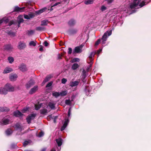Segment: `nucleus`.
Here are the masks:
<instances>
[{"label":"nucleus","mask_w":151,"mask_h":151,"mask_svg":"<svg viewBox=\"0 0 151 151\" xmlns=\"http://www.w3.org/2000/svg\"><path fill=\"white\" fill-rule=\"evenodd\" d=\"M14 87L10 84L7 83L4 88H0V94L6 95L8 91L13 92L14 91Z\"/></svg>","instance_id":"1"},{"label":"nucleus","mask_w":151,"mask_h":151,"mask_svg":"<svg viewBox=\"0 0 151 151\" xmlns=\"http://www.w3.org/2000/svg\"><path fill=\"white\" fill-rule=\"evenodd\" d=\"M36 115V114H29L26 118V120L28 124H30L31 123V120L34 119Z\"/></svg>","instance_id":"2"},{"label":"nucleus","mask_w":151,"mask_h":151,"mask_svg":"<svg viewBox=\"0 0 151 151\" xmlns=\"http://www.w3.org/2000/svg\"><path fill=\"white\" fill-rule=\"evenodd\" d=\"M111 33L112 31L111 30L106 32L102 37L101 39L104 42L106 41L108 35V36H110L111 34Z\"/></svg>","instance_id":"3"},{"label":"nucleus","mask_w":151,"mask_h":151,"mask_svg":"<svg viewBox=\"0 0 151 151\" xmlns=\"http://www.w3.org/2000/svg\"><path fill=\"white\" fill-rule=\"evenodd\" d=\"M141 0H134L133 3L130 5V7L131 9L135 8L139 4Z\"/></svg>","instance_id":"4"},{"label":"nucleus","mask_w":151,"mask_h":151,"mask_svg":"<svg viewBox=\"0 0 151 151\" xmlns=\"http://www.w3.org/2000/svg\"><path fill=\"white\" fill-rule=\"evenodd\" d=\"M17 75L16 73H13L10 74L9 76L10 80L12 81H15L17 80Z\"/></svg>","instance_id":"5"},{"label":"nucleus","mask_w":151,"mask_h":151,"mask_svg":"<svg viewBox=\"0 0 151 151\" xmlns=\"http://www.w3.org/2000/svg\"><path fill=\"white\" fill-rule=\"evenodd\" d=\"M78 32V30L75 28H71L68 31V34L70 35H73L76 34Z\"/></svg>","instance_id":"6"},{"label":"nucleus","mask_w":151,"mask_h":151,"mask_svg":"<svg viewBox=\"0 0 151 151\" xmlns=\"http://www.w3.org/2000/svg\"><path fill=\"white\" fill-rule=\"evenodd\" d=\"M26 47V45L23 42H20L18 43V48L19 50H22L25 48Z\"/></svg>","instance_id":"7"},{"label":"nucleus","mask_w":151,"mask_h":151,"mask_svg":"<svg viewBox=\"0 0 151 151\" xmlns=\"http://www.w3.org/2000/svg\"><path fill=\"white\" fill-rule=\"evenodd\" d=\"M35 82L32 79H31L26 84V87L27 88H30L31 86L35 84Z\"/></svg>","instance_id":"8"},{"label":"nucleus","mask_w":151,"mask_h":151,"mask_svg":"<svg viewBox=\"0 0 151 151\" xmlns=\"http://www.w3.org/2000/svg\"><path fill=\"white\" fill-rule=\"evenodd\" d=\"M13 49V46L11 44H7L4 45V49L8 51H12Z\"/></svg>","instance_id":"9"},{"label":"nucleus","mask_w":151,"mask_h":151,"mask_svg":"<svg viewBox=\"0 0 151 151\" xmlns=\"http://www.w3.org/2000/svg\"><path fill=\"white\" fill-rule=\"evenodd\" d=\"M25 7H19L18 6L15 7L13 10V12H21L24 11Z\"/></svg>","instance_id":"10"},{"label":"nucleus","mask_w":151,"mask_h":151,"mask_svg":"<svg viewBox=\"0 0 151 151\" xmlns=\"http://www.w3.org/2000/svg\"><path fill=\"white\" fill-rule=\"evenodd\" d=\"M76 21L73 19H70L68 22V25L70 27L73 26L76 24Z\"/></svg>","instance_id":"11"},{"label":"nucleus","mask_w":151,"mask_h":151,"mask_svg":"<svg viewBox=\"0 0 151 151\" xmlns=\"http://www.w3.org/2000/svg\"><path fill=\"white\" fill-rule=\"evenodd\" d=\"M69 121L68 119H65V121L63 125L60 128V130L61 131H63L65 129L68 124Z\"/></svg>","instance_id":"12"},{"label":"nucleus","mask_w":151,"mask_h":151,"mask_svg":"<svg viewBox=\"0 0 151 151\" xmlns=\"http://www.w3.org/2000/svg\"><path fill=\"white\" fill-rule=\"evenodd\" d=\"M82 51V50L81 48L77 46L75 47L74 50L73 51V54H74L76 53H80Z\"/></svg>","instance_id":"13"},{"label":"nucleus","mask_w":151,"mask_h":151,"mask_svg":"<svg viewBox=\"0 0 151 151\" xmlns=\"http://www.w3.org/2000/svg\"><path fill=\"white\" fill-rule=\"evenodd\" d=\"M9 120L8 119L4 118L0 122L1 124L2 125L8 124H9Z\"/></svg>","instance_id":"14"},{"label":"nucleus","mask_w":151,"mask_h":151,"mask_svg":"<svg viewBox=\"0 0 151 151\" xmlns=\"http://www.w3.org/2000/svg\"><path fill=\"white\" fill-rule=\"evenodd\" d=\"M37 90L38 86H35L30 89L29 92V93L30 94H33L35 93Z\"/></svg>","instance_id":"15"},{"label":"nucleus","mask_w":151,"mask_h":151,"mask_svg":"<svg viewBox=\"0 0 151 151\" xmlns=\"http://www.w3.org/2000/svg\"><path fill=\"white\" fill-rule=\"evenodd\" d=\"M10 111V109L6 107H0V112H7Z\"/></svg>","instance_id":"16"},{"label":"nucleus","mask_w":151,"mask_h":151,"mask_svg":"<svg viewBox=\"0 0 151 151\" xmlns=\"http://www.w3.org/2000/svg\"><path fill=\"white\" fill-rule=\"evenodd\" d=\"M13 114L14 116L17 117L21 116L23 115V114L19 111H14Z\"/></svg>","instance_id":"17"},{"label":"nucleus","mask_w":151,"mask_h":151,"mask_svg":"<svg viewBox=\"0 0 151 151\" xmlns=\"http://www.w3.org/2000/svg\"><path fill=\"white\" fill-rule=\"evenodd\" d=\"M79 81H74L70 82L69 83L70 86L71 87H74L77 86L79 83Z\"/></svg>","instance_id":"18"},{"label":"nucleus","mask_w":151,"mask_h":151,"mask_svg":"<svg viewBox=\"0 0 151 151\" xmlns=\"http://www.w3.org/2000/svg\"><path fill=\"white\" fill-rule=\"evenodd\" d=\"M6 33L11 37H14L16 36V33L13 32L12 30H7Z\"/></svg>","instance_id":"19"},{"label":"nucleus","mask_w":151,"mask_h":151,"mask_svg":"<svg viewBox=\"0 0 151 151\" xmlns=\"http://www.w3.org/2000/svg\"><path fill=\"white\" fill-rule=\"evenodd\" d=\"M19 69L22 72H24L27 70L25 65L24 64H22L19 67Z\"/></svg>","instance_id":"20"},{"label":"nucleus","mask_w":151,"mask_h":151,"mask_svg":"<svg viewBox=\"0 0 151 151\" xmlns=\"http://www.w3.org/2000/svg\"><path fill=\"white\" fill-rule=\"evenodd\" d=\"M48 8L47 7H45L42 9L38 10L36 12V13L37 14H40L45 12V11L47 10Z\"/></svg>","instance_id":"21"},{"label":"nucleus","mask_w":151,"mask_h":151,"mask_svg":"<svg viewBox=\"0 0 151 151\" xmlns=\"http://www.w3.org/2000/svg\"><path fill=\"white\" fill-rule=\"evenodd\" d=\"M13 70V69L11 68H6L4 70L3 73L4 74L9 73L12 71Z\"/></svg>","instance_id":"22"},{"label":"nucleus","mask_w":151,"mask_h":151,"mask_svg":"<svg viewBox=\"0 0 151 151\" xmlns=\"http://www.w3.org/2000/svg\"><path fill=\"white\" fill-rule=\"evenodd\" d=\"M48 23V21L47 19H44L41 21L40 25L41 26H47Z\"/></svg>","instance_id":"23"},{"label":"nucleus","mask_w":151,"mask_h":151,"mask_svg":"<svg viewBox=\"0 0 151 151\" xmlns=\"http://www.w3.org/2000/svg\"><path fill=\"white\" fill-rule=\"evenodd\" d=\"M79 67V65L77 63H74L72 66L71 68L73 70H75L78 68Z\"/></svg>","instance_id":"24"},{"label":"nucleus","mask_w":151,"mask_h":151,"mask_svg":"<svg viewBox=\"0 0 151 151\" xmlns=\"http://www.w3.org/2000/svg\"><path fill=\"white\" fill-rule=\"evenodd\" d=\"M56 141L58 146L60 147L62 145V140L61 138H59L58 139H56Z\"/></svg>","instance_id":"25"},{"label":"nucleus","mask_w":151,"mask_h":151,"mask_svg":"<svg viewBox=\"0 0 151 151\" xmlns=\"http://www.w3.org/2000/svg\"><path fill=\"white\" fill-rule=\"evenodd\" d=\"M14 127L15 128V129H16V130H18V129H22V127L20 124H19L18 123H17L14 126Z\"/></svg>","instance_id":"26"},{"label":"nucleus","mask_w":151,"mask_h":151,"mask_svg":"<svg viewBox=\"0 0 151 151\" xmlns=\"http://www.w3.org/2000/svg\"><path fill=\"white\" fill-rule=\"evenodd\" d=\"M94 54H94V53L93 52H91L90 53V54L89 56V60L90 61V62L88 63H91V62H92L93 60L92 59V57H93L94 56Z\"/></svg>","instance_id":"27"},{"label":"nucleus","mask_w":151,"mask_h":151,"mask_svg":"<svg viewBox=\"0 0 151 151\" xmlns=\"http://www.w3.org/2000/svg\"><path fill=\"white\" fill-rule=\"evenodd\" d=\"M12 130L10 129H8L6 131V133L7 135H9L12 134Z\"/></svg>","instance_id":"28"},{"label":"nucleus","mask_w":151,"mask_h":151,"mask_svg":"<svg viewBox=\"0 0 151 151\" xmlns=\"http://www.w3.org/2000/svg\"><path fill=\"white\" fill-rule=\"evenodd\" d=\"M93 2V0H85L84 1V3L86 5H88L92 4Z\"/></svg>","instance_id":"29"},{"label":"nucleus","mask_w":151,"mask_h":151,"mask_svg":"<svg viewBox=\"0 0 151 151\" xmlns=\"http://www.w3.org/2000/svg\"><path fill=\"white\" fill-rule=\"evenodd\" d=\"M0 20L2 21V23L4 22L6 24L9 21L8 19L6 17H3L2 19H0Z\"/></svg>","instance_id":"30"},{"label":"nucleus","mask_w":151,"mask_h":151,"mask_svg":"<svg viewBox=\"0 0 151 151\" xmlns=\"http://www.w3.org/2000/svg\"><path fill=\"white\" fill-rule=\"evenodd\" d=\"M40 113L41 114H45L47 112V110L45 109H41L40 110Z\"/></svg>","instance_id":"31"},{"label":"nucleus","mask_w":151,"mask_h":151,"mask_svg":"<svg viewBox=\"0 0 151 151\" xmlns=\"http://www.w3.org/2000/svg\"><path fill=\"white\" fill-rule=\"evenodd\" d=\"M45 27H38L36 28V30L38 31H42L45 30Z\"/></svg>","instance_id":"32"},{"label":"nucleus","mask_w":151,"mask_h":151,"mask_svg":"<svg viewBox=\"0 0 151 151\" xmlns=\"http://www.w3.org/2000/svg\"><path fill=\"white\" fill-rule=\"evenodd\" d=\"M51 78V77L50 76H47L45 78V80L43 81V83H45L49 81Z\"/></svg>","instance_id":"33"},{"label":"nucleus","mask_w":151,"mask_h":151,"mask_svg":"<svg viewBox=\"0 0 151 151\" xmlns=\"http://www.w3.org/2000/svg\"><path fill=\"white\" fill-rule=\"evenodd\" d=\"M52 95L53 96H55L56 98H57L60 96V93L57 92L53 93H52Z\"/></svg>","instance_id":"34"},{"label":"nucleus","mask_w":151,"mask_h":151,"mask_svg":"<svg viewBox=\"0 0 151 151\" xmlns=\"http://www.w3.org/2000/svg\"><path fill=\"white\" fill-rule=\"evenodd\" d=\"M8 60L10 63H12L14 61V58L12 57H9L8 58Z\"/></svg>","instance_id":"35"},{"label":"nucleus","mask_w":151,"mask_h":151,"mask_svg":"<svg viewBox=\"0 0 151 151\" xmlns=\"http://www.w3.org/2000/svg\"><path fill=\"white\" fill-rule=\"evenodd\" d=\"M49 106L50 108L52 109H54L55 108V104L52 103H50L48 105Z\"/></svg>","instance_id":"36"},{"label":"nucleus","mask_w":151,"mask_h":151,"mask_svg":"<svg viewBox=\"0 0 151 151\" xmlns=\"http://www.w3.org/2000/svg\"><path fill=\"white\" fill-rule=\"evenodd\" d=\"M67 91H62L60 93V96H66L67 94Z\"/></svg>","instance_id":"37"},{"label":"nucleus","mask_w":151,"mask_h":151,"mask_svg":"<svg viewBox=\"0 0 151 151\" xmlns=\"http://www.w3.org/2000/svg\"><path fill=\"white\" fill-rule=\"evenodd\" d=\"M36 42H34V41H31L29 43V45L30 46H35L36 45Z\"/></svg>","instance_id":"38"},{"label":"nucleus","mask_w":151,"mask_h":151,"mask_svg":"<svg viewBox=\"0 0 151 151\" xmlns=\"http://www.w3.org/2000/svg\"><path fill=\"white\" fill-rule=\"evenodd\" d=\"M79 59L78 58H73L71 61L72 63H73L76 62H79Z\"/></svg>","instance_id":"39"},{"label":"nucleus","mask_w":151,"mask_h":151,"mask_svg":"<svg viewBox=\"0 0 151 151\" xmlns=\"http://www.w3.org/2000/svg\"><path fill=\"white\" fill-rule=\"evenodd\" d=\"M41 104H35V109L37 110H38L41 108Z\"/></svg>","instance_id":"40"},{"label":"nucleus","mask_w":151,"mask_h":151,"mask_svg":"<svg viewBox=\"0 0 151 151\" xmlns=\"http://www.w3.org/2000/svg\"><path fill=\"white\" fill-rule=\"evenodd\" d=\"M30 143V141H25L23 143V146L24 147L26 146Z\"/></svg>","instance_id":"41"},{"label":"nucleus","mask_w":151,"mask_h":151,"mask_svg":"<svg viewBox=\"0 0 151 151\" xmlns=\"http://www.w3.org/2000/svg\"><path fill=\"white\" fill-rule=\"evenodd\" d=\"M101 40L100 39H99L97 40V41H96L95 44V46H97L99 43L100 42Z\"/></svg>","instance_id":"42"},{"label":"nucleus","mask_w":151,"mask_h":151,"mask_svg":"<svg viewBox=\"0 0 151 151\" xmlns=\"http://www.w3.org/2000/svg\"><path fill=\"white\" fill-rule=\"evenodd\" d=\"M44 135V133L42 131H41L38 134V137H41Z\"/></svg>","instance_id":"43"},{"label":"nucleus","mask_w":151,"mask_h":151,"mask_svg":"<svg viewBox=\"0 0 151 151\" xmlns=\"http://www.w3.org/2000/svg\"><path fill=\"white\" fill-rule=\"evenodd\" d=\"M24 22V20L23 18H19L18 21V24H20L21 23H22Z\"/></svg>","instance_id":"44"},{"label":"nucleus","mask_w":151,"mask_h":151,"mask_svg":"<svg viewBox=\"0 0 151 151\" xmlns=\"http://www.w3.org/2000/svg\"><path fill=\"white\" fill-rule=\"evenodd\" d=\"M106 9V8L105 6L103 5L101 7V10L102 12H103Z\"/></svg>","instance_id":"45"},{"label":"nucleus","mask_w":151,"mask_h":151,"mask_svg":"<svg viewBox=\"0 0 151 151\" xmlns=\"http://www.w3.org/2000/svg\"><path fill=\"white\" fill-rule=\"evenodd\" d=\"M145 4V2L143 1H142L139 4V6L141 7H142V6H144Z\"/></svg>","instance_id":"46"},{"label":"nucleus","mask_w":151,"mask_h":151,"mask_svg":"<svg viewBox=\"0 0 151 151\" xmlns=\"http://www.w3.org/2000/svg\"><path fill=\"white\" fill-rule=\"evenodd\" d=\"M52 84V82H50L48 83V84L46 85V87H49L51 86Z\"/></svg>","instance_id":"47"},{"label":"nucleus","mask_w":151,"mask_h":151,"mask_svg":"<svg viewBox=\"0 0 151 151\" xmlns=\"http://www.w3.org/2000/svg\"><path fill=\"white\" fill-rule=\"evenodd\" d=\"M65 103L66 104L69 105L71 104V101L69 100H66Z\"/></svg>","instance_id":"48"},{"label":"nucleus","mask_w":151,"mask_h":151,"mask_svg":"<svg viewBox=\"0 0 151 151\" xmlns=\"http://www.w3.org/2000/svg\"><path fill=\"white\" fill-rule=\"evenodd\" d=\"M14 21V20H12L10 21L9 23V25L10 26L13 24H15Z\"/></svg>","instance_id":"49"},{"label":"nucleus","mask_w":151,"mask_h":151,"mask_svg":"<svg viewBox=\"0 0 151 151\" xmlns=\"http://www.w3.org/2000/svg\"><path fill=\"white\" fill-rule=\"evenodd\" d=\"M68 54H70L72 53V49L71 47H69L68 48Z\"/></svg>","instance_id":"50"},{"label":"nucleus","mask_w":151,"mask_h":151,"mask_svg":"<svg viewBox=\"0 0 151 151\" xmlns=\"http://www.w3.org/2000/svg\"><path fill=\"white\" fill-rule=\"evenodd\" d=\"M67 81V79L65 78H63L61 80L62 83L63 84H65Z\"/></svg>","instance_id":"51"},{"label":"nucleus","mask_w":151,"mask_h":151,"mask_svg":"<svg viewBox=\"0 0 151 151\" xmlns=\"http://www.w3.org/2000/svg\"><path fill=\"white\" fill-rule=\"evenodd\" d=\"M64 55L63 54H61L60 55L59 54L58 55V59H62V57Z\"/></svg>","instance_id":"52"},{"label":"nucleus","mask_w":151,"mask_h":151,"mask_svg":"<svg viewBox=\"0 0 151 151\" xmlns=\"http://www.w3.org/2000/svg\"><path fill=\"white\" fill-rule=\"evenodd\" d=\"M29 18H30V19L31 18H32L34 17V14L32 13H31L29 14L28 15Z\"/></svg>","instance_id":"53"},{"label":"nucleus","mask_w":151,"mask_h":151,"mask_svg":"<svg viewBox=\"0 0 151 151\" xmlns=\"http://www.w3.org/2000/svg\"><path fill=\"white\" fill-rule=\"evenodd\" d=\"M24 18L28 19H29L30 18H29V16L28 15L25 14L24 15Z\"/></svg>","instance_id":"54"},{"label":"nucleus","mask_w":151,"mask_h":151,"mask_svg":"<svg viewBox=\"0 0 151 151\" xmlns=\"http://www.w3.org/2000/svg\"><path fill=\"white\" fill-rule=\"evenodd\" d=\"M71 108H70L69 109L68 111V115L69 117L70 116V113H71Z\"/></svg>","instance_id":"55"},{"label":"nucleus","mask_w":151,"mask_h":151,"mask_svg":"<svg viewBox=\"0 0 151 151\" xmlns=\"http://www.w3.org/2000/svg\"><path fill=\"white\" fill-rule=\"evenodd\" d=\"M58 116H55L54 118L53 119V122L54 123H55L56 122V119L58 118Z\"/></svg>","instance_id":"56"},{"label":"nucleus","mask_w":151,"mask_h":151,"mask_svg":"<svg viewBox=\"0 0 151 151\" xmlns=\"http://www.w3.org/2000/svg\"><path fill=\"white\" fill-rule=\"evenodd\" d=\"M44 45L45 47L49 45V43L47 42V41H45L44 42Z\"/></svg>","instance_id":"57"},{"label":"nucleus","mask_w":151,"mask_h":151,"mask_svg":"<svg viewBox=\"0 0 151 151\" xmlns=\"http://www.w3.org/2000/svg\"><path fill=\"white\" fill-rule=\"evenodd\" d=\"M107 2L108 4H110L113 1V0H105Z\"/></svg>","instance_id":"58"},{"label":"nucleus","mask_w":151,"mask_h":151,"mask_svg":"<svg viewBox=\"0 0 151 151\" xmlns=\"http://www.w3.org/2000/svg\"><path fill=\"white\" fill-rule=\"evenodd\" d=\"M86 71L85 70L83 69L82 71V73L83 74V75L85 76H86Z\"/></svg>","instance_id":"59"},{"label":"nucleus","mask_w":151,"mask_h":151,"mask_svg":"<svg viewBox=\"0 0 151 151\" xmlns=\"http://www.w3.org/2000/svg\"><path fill=\"white\" fill-rule=\"evenodd\" d=\"M91 67V65L89 67H88L86 68V70L88 72L89 71L90 68Z\"/></svg>","instance_id":"60"},{"label":"nucleus","mask_w":151,"mask_h":151,"mask_svg":"<svg viewBox=\"0 0 151 151\" xmlns=\"http://www.w3.org/2000/svg\"><path fill=\"white\" fill-rule=\"evenodd\" d=\"M101 51H102V49H100L99 50H97V52L96 53H97L98 54H99L100 53Z\"/></svg>","instance_id":"61"},{"label":"nucleus","mask_w":151,"mask_h":151,"mask_svg":"<svg viewBox=\"0 0 151 151\" xmlns=\"http://www.w3.org/2000/svg\"><path fill=\"white\" fill-rule=\"evenodd\" d=\"M33 32L32 30H31L28 33V35H31L33 33Z\"/></svg>","instance_id":"62"},{"label":"nucleus","mask_w":151,"mask_h":151,"mask_svg":"<svg viewBox=\"0 0 151 151\" xmlns=\"http://www.w3.org/2000/svg\"><path fill=\"white\" fill-rule=\"evenodd\" d=\"M54 6L53 5V6H52L51 7V8H50V9H48V8L47 10H50V11H52V10H53V8H53Z\"/></svg>","instance_id":"63"},{"label":"nucleus","mask_w":151,"mask_h":151,"mask_svg":"<svg viewBox=\"0 0 151 151\" xmlns=\"http://www.w3.org/2000/svg\"><path fill=\"white\" fill-rule=\"evenodd\" d=\"M84 45H83V44H82L81 45H80L79 46H78V47H79L82 50L83 47V46Z\"/></svg>","instance_id":"64"}]
</instances>
